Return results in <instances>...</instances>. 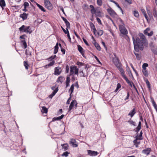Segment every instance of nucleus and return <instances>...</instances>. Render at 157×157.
I'll return each instance as SVG.
<instances>
[{"instance_id": "obj_11", "label": "nucleus", "mask_w": 157, "mask_h": 157, "mask_svg": "<svg viewBox=\"0 0 157 157\" xmlns=\"http://www.w3.org/2000/svg\"><path fill=\"white\" fill-rule=\"evenodd\" d=\"M87 151L88 155L91 156H95L97 155L98 154V153L97 151H92L91 150H88Z\"/></svg>"}, {"instance_id": "obj_35", "label": "nucleus", "mask_w": 157, "mask_h": 157, "mask_svg": "<svg viewBox=\"0 0 157 157\" xmlns=\"http://www.w3.org/2000/svg\"><path fill=\"white\" fill-rule=\"evenodd\" d=\"M134 54L136 55V58L138 60H140L141 58V56L137 53L134 52Z\"/></svg>"}, {"instance_id": "obj_57", "label": "nucleus", "mask_w": 157, "mask_h": 157, "mask_svg": "<svg viewBox=\"0 0 157 157\" xmlns=\"http://www.w3.org/2000/svg\"><path fill=\"white\" fill-rule=\"evenodd\" d=\"M58 89H57L56 90H55L54 91H53L52 94V95L54 96L55 95L56 93L58 91Z\"/></svg>"}, {"instance_id": "obj_51", "label": "nucleus", "mask_w": 157, "mask_h": 157, "mask_svg": "<svg viewBox=\"0 0 157 157\" xmlns=\"http://www.w3.org/2000/svg\"><path fill=\"white\" fill-rule=\"evenodd\" d=\"M25 54L27 56H31V52L29 50H27L26 49L25 51Z\"/></svg>"}, {"instance_id": "obj_62", "label": "nucleus", "mask_w": 157, "mask_h": 157, "mask_svg": "<svg viewBox=\"0 0 157 157\" xmlns=\"http://www.w3.org/2000/svg\"><path fill=\"white\" fill-rule=\"evenodd\" d=\"M83 40L84 42V43H85V44L87 46H88L89 45V44L87 42V41H86V40L84 38H83Z\"/></svg>"}, {"instance_id": "obj_54", "label": "nucleus", "mask_w": 157, "mask_h": 157, "mask_svg": "<svg viewBox=\"0 0 157 157\" xmlns=\"http://www.w3.org/2000/svg\"><path fill=\"white\" fill-rule=\"evenodd\" d=\"M55 63V61L54 60L52 61L48 65V66H52Z\"/></svg>"}, {"instance_id": "obj_25", "label": "nucleus", "mask_w": 157, "mask_h": 157, "mask_svg": "<svg viewBox=\"0 0 157 157\" xmlns=\"http://www.w3.org/2000/svg\"><path fill=\"white\" fill-rule=\"evenodd\" d=\"M94 45L95 46V47L96 48V49L98 51H100L101 50V47H100V46L99 45V44L97 43L95 40H94Z\"/></svg>"}, {"instance_id": "obj_17", "label": "nucleus", "mask_w": 157, "mask_h": 157, "mask_svg": "<svg viewBox=\"0 0 157 157\" xmlns=\"http://www.w3.org/2000/svg\"><path fill=\"white\" fill-rule=\"evenodd\" d=\"M121 65H120L117 68L121 72V75L123 77L125 75H124V71L123 69L121 67Z\"/></svg>"}, {"instance_id": "obj_14", "label": "nucleus", "mask_w": 157, "mask_h": 157, "mask_svg": "<svg viewBox=\"0 0 157 157\" xmlns=\"http://www.w3.org/2000/svg\"><path fill=\"white\" fill-rule=\"evenodd\" d=\"M28 16V14H26L25 13H23L22 14H21L20 15L19 17L21 18L23 20H25L27 19Z\"/></svg>"}, {"instance_id": "obj_21", "label": "nucleus", "mask_w": 157, "mask_h": 157, "mask_svg": "<svg viewBox=\"0 0 157 157\" xmlns=\"http://www.w3.org/2000/svg\"><path fill=\"white\" fill-rule=\"evenodd\" d=\"M21 46L22 47H24V48L25 49L27 48V43L25 40H21Z\"/></svg>"}, {"instance_id": "obj_64", "label": "nucleus", "mask_w": 157, "mask_h": 157, "mask_svg": "<svg viewBox=\"0 0 157 157\" xmlns=\"http://www.w3.org/2000/svg\"><path fill=\"white\" fill-rule=\"evenodd\" d=\"M96 19H97V21H98V23L99 24H101V20L100 19V18H99L98 17H97V18H96Z\"/></svg>"}, {"instance_id": "obj_34", "label": "nucleus", "mask_w": 157, "mask_h": 157, "mask_svg": "<svg viewBox=\"0 0 157 157\" xmlns=\"http://www.w3.org/2000/svg\"><path fill=\"white\" fill-rule=\"evenodd\" d=\"M133 14L134 16L136 18H138L139 17V14L137 11H134L133 12Z\"/></svg>"}, {"instance_id": "obj_28", "label": "nucleus", "mask_w": 157, "mask_h": 157, "mask_svg": "<svg viewBox=\"0 0 157 157\" xmlns=\"http://www.w3.org/2000/svg\"><path fill=\"white\" fill-rule=\"evenodd\" d=\"M0 6L2 8L6 6V3L4 0H0Z\"/></svg>"}, {"instance_id": "obj_58", "label": "nucleus", "mask_w": 157, "mask_h": 157, "mask_svg": "<svg viewBox=\"0 0 157 157\" xmlns=\"http://www.w3.org/2000/svg\"><path fill=\"white\" fill-rule=\"evenodd\" d=\"M58 89H57L56 90H55L54 91H53L52 94V95L54 96L55 95L56 93L58 91Z\"/></svg>"}, {"instance_id": "obj_37", "label": "nucleus", "mask_w": 157, "mask_h": 157, "mask_svg": "<svg viewBox=\"0 0 157 157\" xmlns=\"http://www.w3.org/2000/svg\"><path fill=\"white\" fill-rule=\"evenodd\" d=\"M142 72L143 74L145 76H148V72L146 70H143Z\"/></svg>"}, {"instance_id": "obj_18", "label": "nucleus", "mask_w": 157, "mask_h": 157, "mask_svg": "<svg viewBox=\"0 0 157 157\" xmlns=\"http://www.w3.org/2000/svg\"><path fill=\"white\" fill-rule=\"evenodd\" d=\"M90 26L91 29H93V31L94 33L95 34L97 32V30L95 28V26L94 25L92 22L90 23Z\"/></svg>"}, {"instance_id": "obj_55", "label": "nucleus", "mask_w": 157, "mask_h": 157, "mask_svg": "<svg viewBox=\"0 0 157 157\" xmlns=\"http://www.w3.org/2000/svg\"><path fill=\"white\" fill-rule=\"evenodd\" d=\"M128 122H129L131 124L134 126H136V122L135 121H128Z\"/></svg>"}, {"instance_id": "obj_44", "label": "nucleus", "mask_w": 157, "mask_h": 157, "mask_svg": "<svg viewBox=\"0 0 157 157\" xmlns=\"http://www.w3.org/2000/svg\"><path fill=\"white\" fill-rule=\"evenodd\" d=\"M69 154V153L67 151H65L64 152L62 155V156H64L66 157H67L68 156V154Z\"/></svg>"}, {"instance_id": "obj_33", "label": "nucleus", "mask_w": 157, "mask_h": 157, "mask_svg": "<svg viewBox=\"0 0 157 157\" xmlns=\"http://www.w3.org/2000/svg\"><path fill=\"white\" fill-rule=\"evenodd\" d=\"M136 139L135 140H133V143L135 144H137V145H139L140 144V141H138L137 140H138V137L137 136H136Z\"/></svg>"}, {"instance_id": "obj_32", "label": "nucleus", "mask_w": 157, "mask_h": 157, "mask_svg": "<svg viewBox=\"0 0 157 157\" xmlns=\"http://www.w3.org/2000/svg\"><path fill=\"white\" fill-rule=\"evenodd\" d=\"M63 77L62 76H59V77L57 80V82H60V83H62L63 82Z\"/></svg>"}, {"instance_id": "obj_29", "label": "nucleus", "mask_w": 157, "mask_h": 157, "mask_svg": "<svg viewBox=\"0 0 157 157\" xmlns=\"http://www.w3.org/2000/svg\"><path fill=\"white\" fill-rule=\"evenodd\" d=\"M61 146L64 151H66L68 149V145L67 144H62Z\"/></svg>"}, {"instance_id": "obj_8", "label": "nucleus", "mask_w": 157, "mask_h": 157, "mask_svg": "<svg viewBox=\"0 0 157 157\" xmlns=\"http://www.w3.org/2000/svg\"><path fill=\"white\" fill-rule=\"evenodd\" d=\"M62 71L61 67H56L55 68L54 74L56 75H59L61 73Z\"/></svg>"}, {"instance_id": "obj_7", "label": "nucleus", "mask_w": 157, "mask_h": 157, "mask_svg": "<svg viewBox=\"0 0 157 157\" xmlns=\"http://www.w3.org/2000/svg\"><path fill=\"white\" fill-rule=\"evenodd\" d=\"M77 103L76 100H73L71 102L70 105L68 112H70L73 108L74 105H75V107L76 108L77 107Z\"/></svg>"}, {"instance_id": "obj_61", "label": "nucleus", "mask_w": 157, "mask_h": 157, "mask_svg": "<svg viewBox=\"0 0 157 157\" xmlns=\"http://www.w3.org/2000/svg\"><path fill=\"white\" fill-rule=\"evenodd\" d=\"M24 6L25 7H26L29 6V4L28 2H25L24 3Z\"/></svg>"}, {"instance_id": "obj_52", "label": "nucleus", "mask_w": 157, "mask_h": 157, "mask_svg": "<svg viewBox=\"0 0 157 157\" xmlns=\"http://www.w3.org/2000/svg\"><path fill=\"white\" fill-rule=\"evenodd\" d=\"M130 66L133 69V71H134V72L137 75H138V73H137L136 70L134 69V67L133 66V65L132 63H131L130 64Z\"/></svg>"}, {"instance_id": "obj_4", "label": "nucleus", "mask_w": 157, "mask_h": 157, "mask_svg": "<svg viewBox=\"0 0 157 157\" xmlns=\"http://www.w3.org/2000/svg\"><path fill=\"white\" fill-rule=\"evenodd\" d=\"M78 69L77 68L76 66H71L70 67V75L75 74V75H78Z\"/></svg>"}, {"instance_id": "obj_26", "label": "nucleus", "mask_w": 157, "mask_h": 157, "mask_svg": "<svg viewBox=\"0 0 157 157\" xmlns=\"http://www.w3.org/2000/svg\"><path fill=\"white\" fill-rule=\"evenodd\" d=\"M41 112L42 113H47L48 111V109L45 106H42Z\"/></svg>"}, {"instance_id": "obj_46", "label": "nucleus", "mask_w": 157, "mask_h": 157, "mask_svg": "<svg viewBox=\"0 0 157 157\" xmlns=\"http://www.w3.org/2000/svg\"><path fill=\"white\" fill-rule=\"evenodd\" d=\"M65 23L66 24V25L67 26V29L68 28H69V29L70 28V23L69 22V21H67Z\"/></svg>"}, {"instance_id": "obj_1", "label": "nucleus", "mask_w": 157, "mask_h": 157, "mask_svg": "<svg viewBox=\"0 0 157 157\" xmlns=\"http://www.w3.org/2000/svg\"><path fill=\"white\" fill-rule=\"evenodd\" d=\"M139 37H136L135 40L134 37H132L134 49L136 52H138L139 50H143L144 49V45L147 47L148 44L145 36L142 33L139 34Z\"/></svg>"}, {"instance_id": "obj_42", "label": "nucleus", "mask_w": 157, "mask_h": 157, "mask_svg": "<svg viewBox=\"0 0 157 157\" xmlns=\"http://www.w3.org/2000/svg\"><path fill=\"white\" fill-rule=\"evenodd\" d=\"M98 35L99 36H101L103 33V31L102 30H100L97 33Z\"/></svg>"}, {"instance_id": "obj_40", "label": "nucleus", "mask_w": 157, "mask_h": 157, "mask_svg": "<svg viewBox=\"0 0 157 157\" xmlns=\"http://www.w3.org/2000/svg\"><path fill=\"white\" fill-rule=\"evenodd\" d=\"M141 128V127H139V126H137L136 128L134 129V131L137 132V133H138L139 131H140V129Z\"/></svg>"}, {"instance_id": "obj_12", "label": "nucleus", "mask_w": 157, "mask_h": 157, "mask_svg": "<svg viewBox=\"0 0 157 157\" xmlns=\"http://www.w3.org/2000/svg\"><path fill=\"white\" fill-rule=\"evenodd\" d=\"M107 10L109 13L112 16H115L116 14L115 12L111 8L107 9Z\"/></svg>"}, {"instance_id": "obj_48", "label": "nucleus", "mask_w": 157, "mask_h": 157, "mask_svg": "<svg viewBox=\"0 0 157 157\" xmlns=\"http://www.w3.org/2000/svg\"><path fill=\"white\" fill-rule=\"evenodd\" d=\"M123 77V78L125 80L128 84L131 82L128 79L125 75Z\"/></svg>"}, {"instance_id": "obj_50", "label": "nucleus", "mask_w": 157, "mask_h": 157, "mask_svg": "<svg viewBox=\"0 0 157 157\" xmlns=\"http://www.w3.org/2000/svg\"><path fill=\"white\" fill-rule=\"evenodd\" d=\"M147 14L149 15V17L151 18L152 17V15L151 14V12L149 10H147Z\"/></svg>"}, {"instance_id": "obj_30", "label": "nucleus", "mask_w": 157, "mask_h": 157, "mask_svg": "<svg viewBox=\"0 0 157 157\" xmlns=\"http://www.w3.org/2000/svg\"><path fill=\"white\" fill-rule=\"evenodd\" d=\"M74 84H72L71 85V87L69 90V92H71V93H70V95L71 96V94L73 92L74 90Z\"/></svg>"}, {"instance_id": "obj_6", "label": "nucleus", "mask_w": 157, "mask_h": 157, "mask_svg": "<svg viewBox=\"0 0 157 157\" xmlns=\"http://www.w3.org/2000/svg\"><path fill=\"white\" fill-rule=\"evenodd\" d=\"M113 62L116 66L117 67L120 65H121V63L120 62L119 60L118 57L113 58Z\"/></svg>"}, {"instance_id": "obj_43", "label": "nucleus", "mask_w": 157, "mask_h": 157, "mask_svg": "<svg viewBox=\"0 0 157 157\" xmlns=\"http://www.w3.org/2000/svg\"><path fill=\"white\" fill-rule=\"evenodd\" d=\"M97 3L99 6H101L102 3V0H97Z\"/></svg>"}, {"instance_id": "obj_15", "label": "nucleus", "mask_w": 157, "mask_h": 157, "mask_svg": "<svg viewBox=\"0 0 157 157\" xmlns=\"http://www.w3.org/2000/svg\"><path fill=\"white\" fill-rule=\"evenodd\" d=\"M76 142V140L75 139H71V140L70 141V144H71L74 147H76L78 146V145L75 144Z\"/></svg>"}, {"instance_id": "obj_5", "label": "nucleus", "mask_w": 157, "mask_h": 157, "mask_svg": "<svg viewBox=\"0 0 157 157\" xmlns=\"http://www.w3.org/2000/svg\"><path fill=\"white\" fill-rule=\"evenodd\" d=\"M44 1L45 7L49 10H51L52 7L49 0H44Z\"/></svg>"}, {"instance_id": "obj_56", "label": "nucleus", "mask_w": 157, "mask_h": 157, "mask_svg": "<svg viewBox=\"0 0 157 157\" xmlns=\"http://www.w3.org/2000/svg\"><path fill=\"white\" fill-rule=\"evenodd\" d=\"M61 28L62 29V30H63V32H64V33L65 34H67V33L68 32V29L67 28V30H65V29H64L62 26L61 27Z\"/></svg>"}, {"instance_id": "obj_53", "label": "nucleus", "mask_w": 157, "mask_h": 157, "mask_svg": "<svg viewBox=\"0 0 157 157\" xmlns=\"http://www.w3.org/2000/svg\"><path fill=\"white\" fill-rule=\"evenodd\" d=\"M95 14L96 16L100 17L101 16V13L100 11H97Z\"/></svg>"}, {"instance_id": "obj_60", "label": "nucleus", "mask_w": 157, "mask_h": 157, "mask_svg": "<svg viewBox=\"0 0 157 157\" xmlns=\"http://www.w3.org/2000/svg\"><path fill=\"white\" fill-rule=\"evenodd\" d=\"M67 37L69 39V41L71 42V38L70 36V34H69V31H68V32L67 33Z\"/></svg>"}, {"instance_id": "obj_63", "label": "nucleus", "mask_w": 157, "mask_h": 157, "mask_svg": "<svg viewBox=\"0 0 157 157\" xmlns=\"http://www.w3.org/2000/svg\"><path fill=\"white\" fill-rule=\"evenodd\" d=\"M39 9H40L41 10L43 11L44 12H45L46 11V10H45V9L41 6L40 7Z\"/></svg>"}, {"instance_id": "obj_19", "label": "nucleus", "mask_w": 157, "mask_h": 157, "mask_svg": "<svg viewBox=\"0 0 157 157\" xmlns=\"http://www.w3.org/2000/svg\"><path fill=\"white\" fill-rule=\"evenodd\" d=\"M71 79L69 77L67 76L66 78V88H67L70 86L69 83L70 82Z\"/></svg>"}, {"instance_id": "obj_23", "label": "nucleus", "mask_w": 157, "mask_h": 157, "mask_svg": "<svg viewBox=\"0 0 157 157\" xmlns=\"http://www.w3.org/2000/svg\"><path fill=\"white\" fill-rule=\"evenodd\" d=\"M141 11L144 16V17H145L147 21L148 22V17L147 16V15L146 14V11L144 9H142L141 10Z\"/></svg>"}, {"instance_id": "obj_9", "label": "nucleus", "mask_w": 157, "mask_h": 157, "mask_svg": "<svg viewBox=\"0 0 157 157\" xmlns=\"http://www.w3.org/2000/svg\"><path fill=\"white\" fill-rule=\"evenodd\" d=\"M151 151V148L148 147L143 150L142 152V153L144 154L147 155H148Z\"/></svg>"}, {"instance_id": "obj_20", "label": "nucleus", "mask_w": 157, "mask_h": 157, "mask_svg": "<svg viewBox=\"0 0 157 157\" xmlns=\"http://www.w3.org/2000/svg\"><path fill=\"white\" fill-rule=\"evenodd\" d=\"M151 101L152 104L153 106L154 107V108L156 110V112H157V105L155 102L154 99L152 98L151 97Z\"/></svg>"}, {"instance_id": "obj_16", "label": "nucleus", "mask_w": 157, "mask_h": 157, "mask_svg": "<svg viewBox=\"0 0 157 157\" xmlns=\"http://www.w3.org/2000/svg\"><path fill=\"white\" fill-rule=\"evenodd\" d=\"M136 113L135 108H133L131 110L128 114V115L131 117H132Z\"/></svg>"}, {"instance_id": "obj_24", "label": "nucleus", "mask_w": 157, "mask_h": 157, "mask_svg": "<svg viewBox=\"0 0 157 157\" xmlns=\"http://www.w3.org/2000/svg\"><path fill=\"white\" fill-rule=\"evenodd\" d=\"M151 50L153 53L155 55H157V47L153 46L151 48Z\"/></svg>"}, {"instance_id": "obj_31", "label": "nucleus", "mask_w": 157, "mask_h": 157, "mask_svg": "<svg viewBox=\"0 0 157 157\" xmlns=\"http://www.w3.org/2000/svg\"><path fill=\"white\" fill-rule=\"evenodd\" d=\"M145 82L147 85V86L149 90L150 91L151 90V89L150 84L149 82L147 79H146V80L145 81Z\"/></svg>"}, {"instance_id": "obj_10", "label": "nucleus", "mask_w": 157, "mask_h": 157, "mask_svg": "<svg viewBox=\"0 0 157 157\" xmlns=\"http://www.w3.org/2000/svg\"><path fill=\"white\" fill-rule=\"evenodd\" d=\"M150 30V28H147L144 31V33L146 35H147L149 36H151L153 34V32L151 31L150 33H148V32Z\"/></svg>"}, {"instance_id": "obj_41", "label": "nucleus", "mask_w": 157, "mask_h": 157, "mask_svg": "<svg viewBox=\"0 0 157 157\" xmlns=\"http://www.w3.org/2000/svg\"><path fill=\"white\" fill-rule=\"evenodd\" d=\"M148 66V64L147 63H144L142 65L143 70H146V67Z\"/></svg>"}, {"instance_id": "obj_2", "label": "nucleus", "mask_w": 157, "mask_h": 157, "mask_svg": "<svg viewBox=\"0 0 157 157\" xmlns=\"http://www.w3.org/2000/svg\"><path fill=\"white\" fill-rule=\"evenodd\" d=\"M19 31L21 33H25L30 34L32 32L30 26H26L23 25L19 28Z\"/></svg>"}, {"instance_id": "obj_49", "label": "nucleus", "mask_w": 157, "mask_h": 157, "mask_svg": "<svg viewBox=\"0 0 157 157\" xmlns=\"http://www.w3.org/2000/svg\"><path fill=\"white\" fill-rule=\"evenodd\" d=\"M24 66H25V68L27 70L28 69V66L29 65H28L27 62L25 61H24Z\"/></svg>"}, {"instance_id": "obj_36", "label": "nucleus", "mask_w": 157, "mask_h": 157, "mask_svg": "<svg viewBox=\"0 0 157 157\" xmlns=\"http://www.w3.org/2000/svg\"><path fill=\"white\" fill-rule=\"evenodd\" d=\"M153 14L154 16L155 17H157V12L155 9H153Z\"/></svg>"}, {"instance_id": "obj_3", "label": "nucleus", "mask_w": 157, "mask_h": 157, "mask_svg": "<svg viewBox=\"0 0 157 157\" xmlns=\"http://www.w3.org/2000/svg\"><path fill=\"white\" fill-rule=\"evenodd\" d=\"M120 21L122 24L119 25V28L120 31L122 34L125 35H127L128 33V32L124 26V24L121 19H120Z\"/></svg>"}, {"instance_id": "obj_38", "label": "nucleus", "mask_w": 157, "mask_h": 157, "mask_svg": "<svg viewBox=\"0 0 157 157\" xmlns=\"http://www.w3.org/2000/svg\"><path fill=\"white\" fill-rule=\"evenodd\" d=\"M121 87V85L120 84L118 83L117 84V87L114 91V92H116Z\"/></svg>"}, {"instance_id": "obj_59", "label": "nucleus", "mask_w": 157, "mask_h": 157, "mask_svg": "<svg viewBox=\"0 0 157 157\" xmlns=\"http://www.w3.org/2000/svg\"><path fill=\"white\" fill-rule=\"evenodd\" d=\"M125 1L129 4H132V0H125Z\"/></svg>"}, {"instance_id": "obj_45", "label": "nucleus", "mask_w": 157, "mask_h": 157, "mask_svg": "<svg viewBox=\"0 0 157 157\" xmlns=\"http://www.w3.org/2000/svg\"><path fill=\"white\" fill-rule=\"evenodd\" d=\"M142 134L143 132L142 131H141V132H140V135H139V137H138V140H142L143 138H142Z\"/></svg>"}, {"instance_id": "obj_47", "label": "nucleus", "mask_w": 157, "mask_h": 157, "mask_svg": "<svg viewBox=\"0 0 157 157\" xmlns=\"http://www.w3.org/2000/svg\"><path fill=\"white\" fill-rule=\"evenodd\" d=\"M90 11L92 14H95L97 11L95 8H94V9H91L90 10Z\"/></svg>"}, {"instance_id": "obj_27", "label": "nucleus", "mask_w": 157, "mask_h": 157, "mask_svg": "<svg viewBox=\"0 0 157 157\" xmlns=\"http://www.w3.org/2000/svg\"><path fill=\"white\" fill-rule=\"evenodd\" d=\"M59 49V47L58 45V43H57L56 44L55 46L54 47V54H56L58 52V50Z\"/></svg>"}, {"instance_id": "obj_22", "label": "nucleus", "mask_w": 157, "mask_h": 157, "mask_svg": "<svg viewBox=\"0 0 157 157\" xmlns=\"http://www.w3.org/2000/svg\"><path fill=\"white\" fill-rule=\"evenodd\" d=\"M64 116V115L62 114L60 116L57 117H54L52 119V121H55L57 120H60L63 118Z\"/></svg>"}, {"instance_id": "obj_13", "label": "nucleus", "mask_w": 157, "mask_h": 157, "mask_svg": "<svg viewBox=\"0 0 157 157\" xmlns=\"http://www.w3.org/2000/svg\"><path fill=\"white\" fill-rule=\"evenodd\" d=\"M77 47L79 52L81 53L83 57L84 56V52L83 48L79 45H78Z\"/></svg>"}, {"instance_id": "obj_39", "label": "nucleus", "mask_w": 157, "mask_h": 157, "mask_svg": "<svg viewBox=\"0 0 157 157\" xmlns=\"http://www.w3.org/2000/svg\"><path fill=\"white\" fill-rule=\"evenodd\" d=\"M59 46L61 48V51L63 53V55H64L65 54V50L62 47L61 44H59Z\"/></svg>"}]
</instances>
